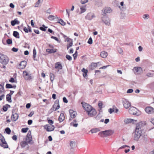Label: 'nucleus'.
Listing matches in <instances>:
<instances>
[{"label": "nucleus", "instance_id": "nucleus-56", "mask_svg": "<svg viewBox=\"0 0 154 154\" xmlns=\"http://www.w3.org/2000/svg\"><path fill=\"white\" fill-rule=\"evenodd\" d=\"M88 43L90 44H91L92 43V39L91 37L88 39Z\"/></svg>", "mask_w": 154, "mask_h": 154}, {"label": "nucleus", "instance_id": "nucleus-43", "mask_svg": "<svg viewBox=\"0 0 154 154\" xmlns=\"http://www.w3.org/2000/svg\"><path fill=\"white\" fill-rule=\"evenodd\" d=\"M5 131L8 134H10L11 132V130L9 128H7L5 129Z\"/></svg>", "mask_w": 154, "mask_h": 154}, {"label": "nucleus", "instance_id": "nucleus-54", "mask_svg": "<svg viewBox=\"0 0 154 154\" xmlns=\"http://www.w3.org/2000/svg\"><path fill=\"white\" fill-rule=\"evenodd\" d=\"M88 0H81L80 2L82 4H84L87 3L88 2Z\"/></svg>", "mask_w": 154, "mask_h": 154}, {"label": "nucleus", "instance_id": "nucleus-27", "mask_svg": "<svg viewBox=\"0 0 154 154\" xmlns=\"http://www.w3.org/2000/svg\"><path fill=\"white\" fill-rule=\"evenodd\" d=\"M77 122V121L75 119H74L72 122L70 123V125L71 126H73L75 127H77L78 124V123H75Z\"/></svg>", "mask_w": 154, "mask_h": 154}, {"label": "nucleus", "instance_id": "nucleus-36", "mask_svg": "<svg viewBox=\"0 0 154 154\" xmlns=\"http://www.w3.org/2000/svg\"><path fill=\"white\" fill-rule=\"evenodd\" d=\"M56 18L58 19V18L56 15L54 16L52 15H50L48 17V19L50 20H53Z\"/></svg>", "mask_w": 154, "mask_h": 154}, {"label": "nucleus", "instance_id": "nucleus-58", "mask_svg": "<svg viewBox=\"0 0 154 154\" xmlns=\"http://www.w3.org/2000/svg\"><path fill=\"white\" fill-rule=\"evenodd\" d=\"M40 0H38V2H36V3L35 4V7H38L39 6V5L40 4Z\"/></svg>", "mask_w": 154, "mask_h": 154}, {"label": "nucleus", "instance_id": "nucleus-64", "mask_svg": "<svg viewBox=\"0 0 154 154\" xmlns=\"http://www.w3.org/2000/svg\"><path fill=\"white\" fill-rule=\"evenodd\" d=\"M9 81L11 82H15L14 80V79L13 78H11L9 80Z\"/></svg>", "mask_w": 154, "mask_h": 154}, {"label": "nucleus", "instance_id": "nucleus-31", "mask_svg": "<svg viewBox=\"0 0 154 154\" xmlns=\"http://www.w3.org/2000/svg\"><path fill=\"white\" fill-rule=\"evenodd\" d=\"M13 35L17 38H20L19 34L16 31H14L13 33Z\"/></svg>", "mask_w": 154, "mask_h": 154}, {"label": "nucleus", "instance_id": "nucleus-59", "mask_svg": "<svg viewBox=\"0 0 154 154\" xmlns=\"http://www.w3.org/2000/svg\"><path fill=\"white\" fill-rule=\"evenodd\" d=\"M63 102L66 103H67L68 102L67 100V99L65 97H63Z\"/></svg>", "mask_w": 154, "mask_h": 154}, {"label": "nucleus", "instance_id": "nucleus-12", "mask_svg": "<svg viewBox=\"0 0 154 154\" xmlns=\"http://www.w3.org/2000/svg\"><path fill=\"white\" fill-rule=\"evenodd\" d=\"M44 128L48 131H51L54 130L55 127L53 125L49 126L48 125H46L44 126Z\"/></svg>", "mask_w": 154, "mask_h": 154}, {"label": "nucleus", "instance_id": "nucleus-26", "mask_svg": "<svg viewBox=\"0 0 154 154\" xmlns=\"http://www.w3.org/2000/svg\"><path fill=\"white\" fill-rule=\"evenodd\" d=\"M28 143L27 142L22 141L20 143V145L22 148H24L26 146L28 145Z\"/></svg>", "mask_w": 154, "mask_h": 154}, {"label": "nucleus", "instance_id": "nucleus-38", "mask_svg": "<svg viewBox=\"0 0 154 154\" xmlns=\"http://www.w3.org/2000/svg\"><path fill=\"white\" fill-rule=\"evenodd\" d=\"M50 80L51 82H52L54 79V74L52 73H50Z\"/></svg>", "mask_w": 154, "mask_h": 154}, {"label": "nucleus", "instance_id": "nucleus-4", "mask_svg": "<svg viewBox=\"0 0 154 154\" xmlns=\"http://www.w3.org/2000/svg\"><path fill=\"white\" fill-rule=\"evenodd\" d=\"M0 146L4 148H8V144L4 137L1 134H0Z\"/></svg>", "mask_w": 154, "mask_h": 154}, {"label": "nucleus", "instance_id": "nucleus-21", "mask_svg": "<svg viewBox=\"0 0 154 154\" xmlns=\"http://www.w3.org/2000/svg\"><path fill=\"white\" fill-rule=\"evenodd\" d=\"M55 68L57 69H62V66L60 62H57L55 63Z\"/></svg>", "mask_w": 154, "mask_h": 154}, {"label": "nucleus", "instance_id": "nucleus-20", "mask_svg": "<svg viewBox=\"0 0 154 154\" xmlns=\"http://www.w3.org/2000/svg\"><path fill=\"white\" fill-rule=\"evenodd\" d=\"M65 119L64 114L63 113H61L58 118V120L60 122H63Z\"/></svg>", "mask_w": 154, "mask_h": 154}, {"label": "nucleus", "instance_id": "nucleus-40", "mask_svg": "<svg viewBox=\"0 0 154 154\" xmlns=\"http://www.w3.org/2000/svg\"><path fill=\"white\" fill-rule=\"evenodd\" d=\"M33 60H35V58L36 57V50L35 48H34V49L33 50Z\"/></svg>", "mask_w": 154, "mask_h": 154}, {"label": "nucleus", "instance_id": "nucleus-41", "mask_svg": "<svg viewBox=\"0 0 154 154\" xmlns=\"http://www.w3.org/2000/svg\"><path fill=\"white\" fill-rule=\"evenodd\" d=\"M48 27L47 26H45V25L43 24L42 25V26L40 27L39 29L40 30L43 31H45L46 30V28H47Z\"/></svg>", "mask_w": 154, "mask_h": 154}, {"label": "nucleus", "instance_id": "nucleus-19", "mask_svg": "<svg viewBox=\"0 0 154 154\" xmlns=\"http://www.w3.org/2000/svg\"><path fill=\"white\" fill-rule=\"evenodd\" d=\"M97 67V63L93 62L89 66V68L91 70H93Z\"/></svg>", "mask_w": 154, "mask_h": 154}, {"label": "nucleus", "instance_id": "nucleus-60", "mask_svg": "<svg viewBox=\"0 0 154 154\" xmlns=\"http://www.w3.org/2000/svg\"><path fill=\"white\" fill-rule=\"evenodd\" d=\"M133 91V90L132 89H128L127 91V93H132Z\"/></svg>", "mask_w": 154, "mask_h": 154}, {"label": "nucleus", "instance_id": "nucleus-29", "mask_svg": "<svg viewBox=\"0 0 154 154\" xmlns=\"http://www.w3.org/2000/svg\"><path fill=\"white\" fill-rule=\"evenodd\" d=\"M4 83H2V84H0V94L4 92Z\"/></svg>", "mask_w": 154, "mask_h": 154}, {"label": "nucleus", "instance_id": "nucleus-7", "mask_svg": "<svg viewBox=\"0 0 154 154\" xmlns=\"http://www.w3.org/2000/svg\"><path fill=\"white\" fill-rule=\"evenodd\" d=\"M141 133L142 131L141 130L137 131L135 130L134 137V140H137L141 135Z\"/></svg>", "mask_w": 154, "mask_h": 154}, {"label": "nucleus", "instance_id": "nucleus-39", "mask_svg": "<svg viewBox=\"0 0 154 154\" xmlns=\"http://www.w3.org/2000/svg\"><path fill=\"white\" fill-rule=\"evenodd\" d=\"M100 131V130L98 128H96L91 129L90 131L92 133H96Z\"/></svg>", "mask_w": 154, "mask_h": 154}, {"label": "nucleus", "instance_id": "nucleus-51", "mask_svg": "<svg viewBox=\"0 0 154 154\" xmlns=\"http://www.w3.org/2000/svg\"><path fill=\"white\" fill-rule=\"evenodd\" d=\"M51 38L54 39L58 43H60V41L59 40V39L56 37L54 36H51Z\"/></svg>", "mask_w": 154, "mask_h": 154}, {"label": "nucleus", "instance_id": "nucleus-28", "mask_svg": "<svg viewBox=\"0 0 154 154\" xmlns=\"http://www.w3.org/2000/svg\"><path fill=\"white\" fill-rule=\"evenodd\" d=\"M57 50L56 49H46V51L49 53H55L56 52Z\"/></svg>", "mask_w": 154, "mask_h": 154}, {"label": "nucleus", "instance_id": "nucleus-33", "mask_svg": "<svg viewBox=\"0 0 154 154\" xmlns=\"http://www.w3.org/2000/svg\"><path fill=\"white\" fill-rule=\"evenodd\" d=\"M82 71L83 72V75L84 77H85L87 74L88 71L87 69H85L84 68L82 69Z\"/></svg>", "mask_w": 154, "mask_h": 154}, {"label": "nucleus", "instance_id": "nucleus-44", "mask_svg": "<svg viewBox=\"0 0 154 154\" xmlns=\"http://www.w3.org/2000/svg\"><path fill=\"white\" fill-rule=\"evenodd\" d=\"M117 50L119 53L121 54H123V51L122 49V48L118 47L117 48Z\"/></svg>", "mask_w": 154, "mask_h": 154}, {"label": "nucleus", "instance_id": "nucleus-35", "mask_svg": "<svg viewBox=\"0 0 154 154\" xmlns=\"http://www.w3.org/2000/svg\"><path fill=\"white\" fill-rule=\"evenodd\" d=\"M6 100L9 102L11 103L12 102L11 97L10 95L7 94L6 95Z\"/></svg>", "mask_w": 154, "mask_h": 154}, {"label": "nucleus", "instance_id": "nucleus-32", "mask_svg": "<svg viewBox=\"0 0 154 154\" xmlns=\"http://www.w3.org/2000/svg\"><path fill=\"white\" fill-rule=\"evenodd\" d=\"M57 23H60L62 26H65L66 24V23L62 19L58 20V21L57 22Z\"/></svg>", "mask_w": 154, "mask_h": 154}, {"label": "nucleus", "instance_id": "nucleus-25", "mask_svg": "<svg viewBox=\"0 0 154 154\" xmlns=\"http://www.w3.org/2000/svg\"><path fill=\"white\" fill-rule=\"evenodd\" d=\"M10 105L6 104L3 106L2 109L4 111L6 112L8 108H10Z\"/></svg>", "mask_w": 154, "mask_h": 154}, {"label": "nucleus", "instance_id": "nucleus-2", "mask_svg": "<svg viewBox=\"0 0 154 154\" xmlns=\"http://www.w3.org/2000/svg\"><path fill=\"white\" fill-rule=\"evenodd\" d=\"M114 133V131L111 130H105L100 132L98 133V135L101 137H106L112 135Z\"/></svg>", "mask_w": 154, "mask_h": 154}, {"label": "nucleus", "instance_id": "nucleus-14", "mask_svg": "<svg viewBox=\"0 0 154 154\" xmlns=\"http://www.w3.org/2000/svg\"><path fill=\"white\" fill-rule=\"evenodd\" d=\"M95 16L94 14L91 13H88L87 15L85 17V18L86 19L89 20H91L94 17H95Z\"/></svg>", "mask_w": 154, "mask_h": 154}, {"label": "nucleus", "instance_id": "nucleus-53", "mask_svg": "<svg viewBox=\"0 0 154 154\" xmlns=\"http://www.w3.org/2000/svg\"><path fill=\"white\" fill-rule=\"evenodd\" d=\"M154 74L150 72H148L146 74V76L148 77H152L154 75Z\"/></svg>", "mask_w": 154, "mask_h": 154}, {"label": "nucleus", "instance_id": "nucleus-37", "mask_svg": "<svg viewBox=\"0 0 154 154\" xmlns=\"http://www.w3.org/2000/svg\"><path fill=\"white\" fill-rule=\"evenodd\" d=\"M134 70L136 71V72H138L139 73H140L142 71V69L140 67H134Z\"/></svg>", "mask_w": 154, "mask_h": 154}, {"label": "nucleus", "instance_id": "nucleus-42", "mask_svg": "<svg viewBox=\"0 0 154 154\" xmlns=\"http://www.w3.org/2000/svg\"><path fill=\"white\" fill-rule=\"evenodd\" d=\"M32 141V137H26V141L28 143H30Z\"/></svg>", "mask_w": 154, "mask_h": 154}, {"label": "nucleus", "instance_id": "nucleus-9", "mask_svg": "<svg viewBox=\"0 0 154 154\" xmlns=\"http://www.w3.org/2000/svg\"><path fill=\"white\" fill-rule=\"evenodd\" d=\"M123 104L124 107L126 109H128L131 106L130 103L126 99H124L122 100Z\"/></svg>", "mask_w": 154, "mask_h": 154}, {"label": "nucleus", "instance_id": "nucleus-30", "mask_svg": "<svg viewBox=\"0 0 154 154\" xmlns=\"http://www.w3.org/2000/svg\"><path fill=\"white\" fill-rule=\"evenodd\" d=\"M134 120L133 119H126L124 120V122L127 124L129 123H130L133 122Z\"/></svg>", "mask_w": 154, "mask_h": 154}, {"label": "nucleus", "instance_id": "nucleus-18", "mask_svg": "<svg viewBox=\"0 0 154 154\" xmlns=\"http://www.w3.org/2000/svg\"><path fill=\"white\" fill-rule=\"evenodd\" d=\"M18 115L17 113L12 114L11 116V119L13 121H16L18 119Z\"/></svg>", "mask_w": 154, "mask_h": 154}, {"label": "nucleus", "instance_id": "nucleus-55", "mask_svg": "<svg viewBox=\"0 0 154 154\" xmlns=\"http://www.w3.org/2000/svg\"><path fill=\"white\" fill-rule=\"evenodd\" d=\"M23 47L25 48H27L28 49H29L30 48L29 45L26 42L24 43V45L23 46Z\"/></svg>", "mask_w": 154, "mask_h": 154}, {"label": "nucleus", "instance_id": "nucleus-8", "mask_svg": "<svg viewBox=\"0 0 154 154\" xmlns=\"http://www.w3.org/2000/svg\"><path fill=\"white\" fill-rule=\"evenodd\" d=\"M102 19L103 22L106 25L109 26L110 24V20L107 17L104 15L103 17H102Z\"/></svg>", "mask_w": 154, "mask_h": 154}, {"label": "nucleus", "instance_id": "nucleus-23", "mask_svg": "<svg viewBox=\"0 0 154 154\" xmlns=\"http://www.w3.org/2000/svg\"><path fill=\"white\" fill-rule=\"evenodd\" d=\"M20 23V21L16 19H14L13 20H12L11 22V24L12 26H14L15 24H19Z\"/></svg>", "mask_w": 154, "mask_h": 154}, {"label": "nucleus", "instance_id": "nucleus-48", "mask_svg": "<svg viewBox=\"0 0 154 154\" xmlns=\"http://www.w3.org/2000/svg\"><path fill=\"white\" fill-rule=\"evenodd\" d=\"M6 88H12V85L11 84H7L6 85Z\"/></svg>", "mask_w": 154, "mask_h": 154}, {"label": "nucleus", "instance_id": "nucleus-1", "mask_svg": "<svg viewBox=\"0 0 154 154\" xmlns=\"http://www.w3.org/2000/svg\"><path fill=\"white\" fill-rule=\"evenodd\" d=\"M82 103L83 108L88 113L89 116L93 117L96 115L97 113L96 111L91 106L83 102Z\"/></svg>", "mask_w": 154, "mask_h": 154}, {"label": "nucleus", "instance_id": "nucleus-57", "mask_svg": "<svg viewBox=\"0 0 154 154\" xmlns=\"http://www.w3.org/2000/svg\"><path fill=\"white\" fill-rule=\"evenodd\" d=\"M47 120L48 121V122L50 124V125H52L54 123V121L52 120L51 119H47Z\"/></svg>", "mask_w": 154, "mask_h": 154}, {"label": "nucleus", "instance_id": "nucleus-13", "mask_svg": "<svg viewBox=\"0 0 154 154\" xmlns=\"http://www.w3.org/2000/svg\"><path fill=\"white\" fill-rule=\"evenodd\" d=\"M112 12V10L111 8L109 7H107L104 8L103 10L102 11V14L103 15H105L106 13H110Z\"/></svg>", "mask_w": 154, "mask_h": 154}, {"label": "nucleus", "instance_id": "nucleus-11", "mask_svg": "<svg viewBox=\"0 0 154 154\" xmlns=\"http://www.w3.org/2000/svg\"><path fill=\"white\" fill-rule=\"evenodd\" d=\"M146 112L148 114H151L154 113V109L151 106H148L145 109Z\"/></svg>", "mask_w": 154, "mask_h": 154}, {"label": "nucleus", "instance_id": "nucleus-34", "mask_svg": "<svg viewBox=\"0 0 154 154\" xmlns=\"http://www.w3.org/2000/svg\"><path fill=\"white\" fill-rule=\"evenodd\" d=\"M80 10L81 11L79 13V14H81L86 11V10L85 8V7L82 6L81 7Z\"/></svg>", "mask_w": 154, "mask_h": 154}, {"label": "nucleus", "instance_id": "nucleus-46", "mask_svg": "<svg viewBox=\"0 0 154 154\" xmlns=\"http://www.w3.org/2000/svg\"><path fill=\"white\" fill-rule=\"evenodd\" d=\"M73 44L72 41L69 44H67V48L68 49L70 47L72 46Z\"/></svg>", "mask_w": 154, "mask_h": 154}, {"label": "nucleus", "instance_id": "nucleus-10", "mask_svg": "<svg viewBox=\"0 0 154 154\" xmlns=\"http://www.w3.org/2000/svg\"><path fill=\"white\" fill-rule=\"evenodd\" d=\"M23 75L25 79L26 80H30L32 79L31 74H28L26 71H23Z\"/></svg>", "mask_w": 154, "mask_h": 154}, {"label": "nucleus", "instance_id": "nucleus-45", "mask_svg": "<svg viewBox=\"0 0 154 154\" xmlns=\"http://www.w3.org/2000/svg\"><path fill=\"white\" fill-rule=\"evenodd\" d=\"M29 129L28 128H22L21 129V131L23 133L26 132Z\"/></svg>", "mask_w": 154, "mask_h": 154}, {"label": "nucleus", "instance_id": "nucleus-24", "mask_svg": "<svg viewBox=\"0 0 154 154\" xmlns=\"http://www.w3.org/2000/svg\"><path fill=\"white\" fill-rule=\"evenodd\" d=\"M100 55L101 57L102 58H105L107 56V53L105 51H102L101 52Z\"/></svg>", "mask_w": 154, "mask_h": 154}, {"label": "nucleus", "instance_id": "nucleus-47", "mask_svg": "<svg viewBox=\"0 0 154 154\" xmlns=\"http://www.w3.org/2000/svg\"><path fill=\"white\" fill-rule=\"evenodd\" d=\"M149 14H146L143 15V18L145 20H147L149 18Z\"/></svg>", "mask_w": 154, "mask_h": 154}, {"label": "nucleus", "instance_id": "nucleus-3", "mask_svg": "<svg viewBox=\"0 0 154 154\" xmlns=\"http://www.w3.org/2000/svg\"><path fill=\"white\" fill-rule=\"evenodd\" d=\"M9 59L8 57L4 54H0V63L5 65L8 63Z\"/></svg>", "mask_w": 154, "mask_h": 154}, {"label": "nucleus", "instance_id": "nucleus-6", "mask_svg": "<svg viewBox=\"0 0 154 154\" xmlns=\"http://www.w3.org/2000/svg\"><path fill=\"white\" fill-rule=\"evenodd\" d=\"M137 111L138 110L136 108L134 107H131L129 110V112L130 114L137 116H138L139 115L137 112Z\"/></svg>", "mask_w": 154, "mask_h": 154}, {"label": "nucleus", "instance_id": "nucleus-22", "mask_svg": "<svg viewBox=\"0 0 154 154\" xmlns=\"http://www.w3.org/2000/svg\"><path fill=\"white\" fill-rule=\"evenodd\" d=\"M76 143L75 141H72L70 142V146L71 147L70 149H73L75 147Z\"/></svg>", "mask_w": 154, "mask_h": 154}, {"label": "nucleus", "instance_id": "nucleus-15", "mask_svg": "<svg viewBox=\"0 0 154 154\" xmlns=\"http://www.w3.org/2000/svg\"><path fill=\"white\" fill-rule=\"evenodd\" d=\"M26 65V61H21L18 66L19 69H22L25 68Z\"/></svg>", "mask_w": 154, "mask_h": 154}, {"label": "nucleus", "instance_id": "nucleus-50", "mask_svg": "<svg viewBox=\"0 0 154 154\" xmlns=\"http://www.w3.org/2000/svg\"><path fill=\"white\" fill-rule=\"evenodd\" d=\"M78 55V52L77 51H76L75 52V53L73 54V57H74V60H75L77 57V56Z\"/></svg>", "mask_w": 154, "mask_h": 154}, {"label": "nucleus", "instance_id": "nucleus-5", "mask_svg": "<svg viewBox=\"0 0 154 154\" xmlns=\"http://www.w3.org/2000/svg\"><path fill=\"white\" fill-rule=\"evenodd\" d=\"M60 108L59 104V101L58 100H56L53 105L52 107L50 109V111L51 112L53 111H56Z\"/></svg>", "mask_w": 154, "mask_h": 154}, {"label": "nucleus", "instance_id": "nucleus-49", "mask_svg": "<svg viewBox=\"0 0 154 154\" xmlns=\"http://www.w3.org/2000/svg\"><path fill=\"white\" fill-rule=\"evenodd\" d=\"M8 45L12 44V40L10 39H8L6 41Z\"/></svg>", "mask_w": 154, "mask_h": 154}, {"label": "nucleus", "instance_id": "nucleus-16", "mask_svg": "<svg viewBox=\"0 0 154 154\" xmlns=\"http://www.w3.org/2000/svg\"><path fill=\"white\" fill-rule=\"evenodd\" d=\"M69 111L71 117L73 119L75 118L76 116V112L71 109L69 110Z\"/></svg>", "mask_w": 154, "mask_h": 154}, {"label": "nucleus", "instance_id": "nucleus-61", "mask_svg": "<svg viewBox=\"0 0 154 154\" xmlns=\"http://www.w3.org/2000/svg\"><path fill=\"white\" fill-rule=\"evenodd\" d=\"M18 48L14 47L11 50L13 51L16 52L18 51Z\"/></svg>", "mask_w": 154, "mask_h": 154}, {"label": "nucleus", "instance_id": "nucleus-52", "mask_svg": "<svg viewBox=\"0 0 154 154\" xmlns=\"http://www.w3.org/2000/svg\"><path fill=\"white\" fill-rule=\"evenodd\" d=\"M66 58L69 60L71 61L72 60V57L68 55H66Z\"/></svg>", "mask_w": 154, "mask_h": 154}, {"label": "nucleus", "instance_id": "nucleus-62", "mask_svg": "<svg viewBox=\"0 0 154 154\" xmlns=\"http://www.w3.org/2000/svg\"><path fill=\"white\" fill-rule=\"evenodd\" d=\"M102 105L103 103L102 102L99 103L98 104V106L100 109H102Z\"/></svg>", "mask_w": 154, "mask_h": 154}, {"label": "nucleus", "instance_id": "nucleus-63", "mask_svg": "<svg viewBox=\"0 0 154 154\" xmlns=\"http://www.w3.org/2000/svg\"><path fill=\"white\" fill-rule=\"evenodd\" d=\"M23 30L26 33L28 32V28H26V27H24L23 29Z\"/></svg>", "mask_w": 154, "mask_h": 154}, {"label": "nucleus", "instance_id": "nucleus-17", "mask_svg": "<svg viewBox=\"0 0 154 154\" xmlns=\"http://www.w3.org/2000/svg\"><path fill=\"white\" fill-rule=\"evenodd\" d=\"M143 123L142 122H140L138 123L136 127L135 130H141V128L143 126Z\"/></svg>", "mask_w": 154, "mask_h": 154}]
</instances>
